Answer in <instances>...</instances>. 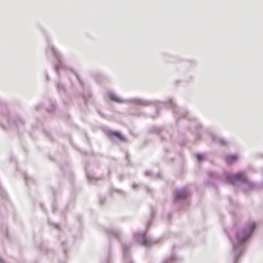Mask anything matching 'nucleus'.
<instances>
[{
  "instance_id": "obj_1",
  "label": "nucleus",
  "mask_w": 263,
  "mask_h": 263,
  "mask_svg": "<svg viewBox=\"0 0 263 263\" xmlns=\"http://www.w3.org/2000/svg\"><path fill=\"white\" fill-rule=\"evenodd\" d=\"M255 224L254 223H252L250 225V230L249 232L247 234H245L244 236L242 233H240L238 235V239L240 242L245 241L247 238L249 237V235L252 232L253 230L255 228Z\"/></svg>"
},
{
  "instance_id": "obj_2",
  "label": "nucleus",
  "mask_w": 263,
  "mask_h": 263,
  "mask_svg": "<svg viewBox=\"0 0 263 263\" xmlns=\"http://www.w3.org/2000/svg\"><path fill=\"white\" fill-rule=\"evenodd\" d=\"M188 196V193L184 190L177 191L174 193L175 198L177 199H184Z\"/></svg>"
},
{
  "instance_id": "obj_3",
  "label": "nucleus",
  "mask_w": 263,
  "mask_h": 263,
  "mask_svg": "<svg viewBox=\"0 0 263 263\" xmlns=\"http://www.w3.org/2000/svg\"><path fill=\"white\" fill-rule=\"evenodd\" d=\"M107 135L110 138L117 137L119 139H122V136L120 135V134L119 132H117L109 131L107 133Z\"/></svg>"
},
{
  "instance_id": "obj_4",
  "label": "nucleus",
  "mask_w": 263,
  "mask_h": 263,
  "mask_svg": "<svg viewBox=\"0 0 263 263\" xmlns=\"http://www.w3.org/2000/svg\"><path fill=\"white\" fill-rule=\"evenodd\" d=\"M109 98L112 101L119 102V103H122L124 101L120 98L117 97L116 95L112 94V93H109L108 94Z\"/></svg>"
},
{
  "instance_id": "obj_5",
  "label": "nucleus",
  "mask_w": 263,
  "mask_h": 263,
  "mask_svg": "<svg viewBox=\"0 0 263 263\" xmlns=\"http://www.w3.org/2000/svg\"><path fill=\"white\" fill-rule=\"evenodd\" d=\"M234 177L236 179L240 180L242 181H246L247 180V178L244 175V174L242 172H239L237 173L234 176Z\"/></svg>"
},
{
  "instance_id": "obj_6",
  "label": "nucleus",
  "mask_w": 263,
  "mask_h": 263,
  "mask_svg": "<svg viewBox=\"0 0 263 263\" xmlns=\"http://www.w3.org/2000/svg\"><path fill=\"white\" fill-rule=\"evenodd\" d=\"M237 157L235 155H230L226 157V161L228 163H232L236 161Z\"/></svg>"
},
{
  "instance_id": "obj_7",
  "label": "nucleus",
  "mask_w": 263,
  "mask_h": 263,
  "mask_svg": "<svg viewBox=\"0 0 263 263\" xmlns=\"http://www.w3.org/2000/svg\"><path fill=\"white\" fill-rule=\"evenodd\" d=\"M196 158L198 161H201L204 159V156L202 154H197Z\"/></svg>"
}]
</instances>
